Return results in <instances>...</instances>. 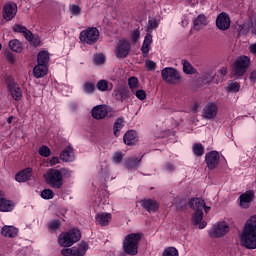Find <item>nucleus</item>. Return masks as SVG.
Returning <instances> with one entry per match:
<instances>
[{"label":"nucleus","instance_id":"1","mask_svg":"<svg viewBox=\"0 0 256 256\" xmlns=\"http://www.w3.org/2000/svg\"><path fill=\"white\" fill-rule=\"evenodd\" d=\"M239 239L240 245L245 249H256V214L246 220Z\"/></svg>","mask_w":256,"mask_h":256},{"label":"nucleus","instance_id":"2","mask_svg":"<svg viewBox=\"0 0 256 256\" xmlns=\"http://www.w3.org/2000/svg\"><path fill=\"white\" fill-rule=\"evenodd\" d=\"M139 241H141V234L130 233L125 236L123 240L122 249L126 255L135 256L138 253Z\"/></svg>","mask_w":256,"mask_h":256},{"label":"nucleus","instance_id":"3","mask_svg":"<svg viewBox=\"0 0 256 256\" xmlns=\"http://www.w3.org/2000/svg\"><path fill=\"white\" fill-rule=\"evenodd\" d=\"M81 241V231L73 228L68 232H63L58 237V243L61 247H72L75 243Z\"/></svg>","mask_w":256,"mask_h":256},{"label":"nucleus","instance_id":"4","mask_svg":"<svg viewBox=\"0 0 256 256\" xmlns=\"http://www.w3.org/2000/svg\"><path fill=\"white\" fill-rule=\"evenodd\" d=\"M47 185L52 187V189H61L63 187V177L61 170L50 168L43 175Z\"/></svg>","mask_w":256,"mask_h":256},{"label":"nucleus","instance_id":"5","mask_svg":"<svg viewBox=\"0 0 256 256\" xmlns=\"http://www.w3.org/2000/svg\"><path fill=\"white\" fill-rule=\"evenodd\" d=\"M229 231H231L229 223L220 221L211 226V228L208 230V235L212 239H221V237H225Z\"/></svg>","mask_w":256,"mask_h":256},{"label":"nucleus","instance_id":"6","mask_svg":"<svg viewBox=\"0 0 256 256\" xmlns=\"http://www.w3.org/2000/svg\"><path fill=\"white\" fill-rule=\"evenodd\" d=\"M161 77L163 81L168 83V85H178V83H181L182 79L179 71L173 67H166L162 69Z\"/></svg>","mask_w":256,"mask_h":256},{"label":"nucleus","instance_id":"7","mask_svg":"<svg viewBox=\"0 0 256 256\" xmlns=\"http://www.w3.org/2000/svg\"><path fill=\"white\" fill-rule=\"evenodd\" d=\"M89 251V244L85 241H81L76 246L71 248H64L61 250L63 256H85Z\"/></svg>","mask_w":256,"mask_h":256},{"label":"nucleus","instance_id":"8","mask_svg":"<svg viewBox=\"0 0 256 256\" xmlns=\"http://www.w3.org/2000/svg\"><path fill=\"white\" fill-rule=\"evenodd\" d=\"M99 35H101L99 30L92 27L81 31L79 39L81 43H86V45H95V42L99 41Z\"/></svg>","mask_w":256,"mask_h":256},{"label":"nucleus","instance_id":"9","mask_svg":"<svg viewBox=\"0 0 256 256\" xmlns=\"http://www.w3.org/2000/svg\"><path fill=\"white\" fill-rule=\"evenodd\" d=\"M250 63L251 60L249 57L241 56L234 63L232 75L235 77H243L244 73H247V69L249 68Z\"/></svg>","mask_w":256,"mask_h":256},{"label":"nucleus","instance_id":"10","mask_svg":"<svg viewBox=\"0 0 256 256\" xmlns=\"http://www.w3.org/2000/svg\"><path fill=\"white\" fill-rule=\"evenodd\" d=\"M219 112V108L215 102H209L206 104L202 110L201 117L202 119H206L207 121H213L215 117H217V113Z\"/></svg>","mask_w":256,"mask_h":256},{"label":"nucleus","instance_id":"11","mask_svg":"<svg viewBox=\"0 0 256 256\" xmlns=\"http://www.w3.org/2000/svg\"><path fill=\"white\" fill-rule=\"evenodd\" d=\"M129 51H131V44L126 40H120L115 47L114 53L118 59H125L129 55Z\"/></svg>","mask_w":256,"mask_h":256},{"label":"nucleus","instance_id":"12","mask_svg":"<svg viewBox=\"0 0 256 256\" xmlns=\"http://www.w3.org/2000/svg\"><path fill=\"white\" fill-rule=\"evenodd\" d=\"M113 97L116 101H127L131 97V92L127 86L118 85L114 88Z\"/></svg>","mask_w":256,"mask_h":256},{"label":"nucleus","instance_id":"13","mask_svg":"<svg viewBox=\"0 0 256 256\" xmlns=\"http://www.w3.org/2000/svg\"><path fill=\"white\" fill-rule=\"evenodd\" d=\"M216 27H218L220 31H227V29L231 27V18L227 12H222L217 16Z\"/></svg>","mask_w":256,"mask_h":256},{"label":"nucleus","instance_id":"14","mask_svg":"<svg viewBox=\"0 0 256 256\" xmlns=\"http://www.w3.org/2000/svg\"><path fill=\"white\" fill-rule=\"evenodd\" d=\"M253 199H255V192L254 191H246L239 197V206L242 209H249L251 207V203H253Z\"/></svg>","mask_w":256,"mask_h":256},{"label":"nucleus","instance_id":"15","mask_svg":"<svg viewBox=\"0 0 256 256\" xmlns=\"http://www.w3.org/2000/svg\"><path fill=\"white\" fill-rule=\"evenodd\" d=\"M205 162L208 169H217V166L219 165V152L211 151L207 153L205 156Z\"/></svg>","mask_w":256,"mask_h":256},{"label":"nucleus","instance_id":"16","mask_svg":"<svg viewBox=\"0 0 256 256\" xmlns=\"http://www.w3.org/2000/svg\"><path fill=\"white\" fill-rule=\"evenodd\" d=\"M14 207L13 202L7 199V195L3 191H0V211L2 213H9V211H13Z\"/></svg>","mask_w":256,"mask_h":256},{"label":"nucleus","instance_id":"17","mask_svg":"<svg viewBox=\"0 0 256 256\" xmlns=\"http://www.w3.org/2000/svg\"><path fill=\"white\" fill-rule=\"evenodd\" d=\"M108 114L109 108H107L105 105L95 106L91 111L92 117L97 120L105 119V116Z\"/></svg>","mask_w":256,"mask_h":256},{"label":"nucleus","instance_id":"18","mask_svg":"<svg viewBox=\"0 0 256 256\" xmlns=\"http://www.w3.org/2000/svg\"><path fill=\"white\" fill-rule=\"evenodd\" d=\"M8 91L15 101H21V98L23 97V92L21 91V88L17 83L15 82H9L8 83Z\"/></svg>","mask_w":256,"mask_h":256},{"label":"nucleus","instance_id":"19","mask_svg":"<svg viewBox=\"0 0 256 256\" xmlns=\"http://www.w3.org/2000/svg\"><path fill=\"white\" fill-rule=\"evenodd\" d=\"M17 15V5L16 4H6L4 6L3 18L6 21H11Z\"/></svg>","mask_w":256,"mask_h":256},{"label":"nucleus","instance_id":"20","mask_svg":"<svg viewBox=\"0 0 256 256\" xmlns=\"http://www.w3.org/2000/svg\"><path fill=\"white\" fill-rule=\"evenodd\" d=\"M12 30L14 31V33H22L26 41H33V33L30 32V30L27 29V27L21 24H14Z\"/></svg>","mask_w":256,"mask_h":256},{"label":"nucleus","instance_id":"21","mask_svg":"<svg viewBox=\"0 0 256 256\" xmlns=\"http://www.w3.org/2000/svg\"><path fill=\"white\" fill-rule=\"evenodd\" d=\"M123 141L125 145H128V146L136 145V143L139 141V136L137 135V131L135 130L127 131L124 134Z\"/></svg>","mask_w":256,"mask_h":256},{"label":"nucleus","instance_id":"22","mask_svg":"<svg viewBox=\"0 0 256 256\" xmlns=\"http://www.w3.org/2000/svg\"><path fill=\"white\" fill-rule=\"evenodd\" d=\"M97 225H100L101 227H107L111 223V213H105L101 212L96 214L95 216Z\"/></svg>","mask_w":256,"mask_h":256},{"label":"nucleus","instance_id":"23","mask_svg":"<svg viewBox=\"0 0 256 256\" xmlns=\"http://www.w3.org/2000/svg\"><path fill=\"white\" fill-rule=\"evenodd\" d=\"M140 203L148 213H155L159 209V203L153 199H144Z\"/></svg>","mask_w":256,"mask_h":256},{"label":"nucleus","instance_id":"24","mask_svg":"<svg viewBox=\"0 0 256 256\" xmlns=\"http://www.w3.org/2000/svg\"><path fill=\"white\" fill-rule=\"evenodd\" d=\"M60 159L64 163H71L75 159V152L73 151V147L68 146L65 148L60 154Z\"/></svg>","mask_w":256,"mask_h":256},{"label":"nucleus","instance_id":"25","mask_svg":"<svg viewBox=\"0 0 256 256\" xmlns=\"http://www.w3.org/2000/svg\"><path fill=\"white\" fill-rule=\"evenodd\" d=\"M193 225H198L199 229H205L207 227V222L203 221V210L195 211L192 215Z\"/></svg>","mask_w":256,"mask_h":256},{"label":"nucleus","instance_id":"26","mask_svg":"<svg viewBox=\"0 0 256 256\" xmlns=\"http://www.w3.org/2000/svg\"><path fill=\"white\" fill-rule=\"evenodd\" d=\"M188 205L194 211H203V209H205V200L201 198H192L188 202Z\"/></svg>","mask_w":256,"mask_h":256},{"label":"nucleus","instance_id":"27","mask_svg":"<svg viewBox=\"0 0 256 256\" xmlns=\"http://www.w3.org/2000/svg\"><path fill=\"white\" fill-rule=\"evenodd\" d=\"M32 173L33 169L26 168L25 170H22L21 172L17 173L15 179L16 181H18V183H25V181H29L31 179Z\"/></svg>","mask_w":256,"mask_h":256},{"label":"nucleus","instance_id":"28","mask_svg":"<svg viewBox=\"0 0 256 256\" xmlns=\"http://www.w3.org/2000/svg\"><path fill=\"white\" fill-rule=\"evenodd\" d=\"M208 23L209 21L207 20V17L205 15L203 14L198 15L193 22L195 31H201L203 27H207Z\"/></svg>","mask_w":256,"mask_h":256},{"label":"nucleus","instance_id":"29","mask_svg":"<svg viewBox=\"0 0 256 256\" xmlns=\"http://www.w3.org/2000/svg\"><path fill=\"white\" fill-rule=\"evenodd\" d=\"M151 43H153V35H151V33H148L144 38L143 45L141 48L144 57H147L149 55Z\"/></svg>","mask_w":256,"mask_h":256},{"label":"nucleus","instance_id":"30","mask_svg":"<svg viewBox=\"0 0 256 256\" xmlns=\"http://www.w3.org/2000/svg\"><path fill=\"white\" fill-rule=\"evenodd\" d=\"M96 89H98V91H100L101 93H105L107 91H112L113 83H111L105 79L99 80L96 83Z\"/></svg>","mask_w":256,"mask_h":256},{"label":"nucleus","instance_id":"31","mask_svg":"<svg viewBox=\"0 0 256 256\" xmlns=\"http://www.w3.org/2000/svg\"><path fill=\"white\" fill-rule=\"evenodd\" d=\"M48 68L43 64H37L33 69V74L36 79H41L47 75Z\"/></svg>","mask_w":256,"mask_h":256},{"label":"nucleus","instance_id":"32","mask_svg":"<svg viewBox=\"0 0 256 256\" xmlns=\"http://www.w3.org/2000/svg\"><path fill=\"white\" fill-rule=\"evenodd\" d=\"M17 233H19V230L13 226H4L1 229L3 237H9L10 239H13Z\"/></svg>","mask_w":256,"mask_h":256},{"label":"nucleus","instance_id":"33","mask_svg":"<svg viewBox=\"0 0 256 256\" xmlns=\"http://www.w3.org/2000/svg\"><path fill=\"white\" fill-rule=\"evenodd\" d=\"M49 52L47 51H41L38 53L37 56V64L38 65H45L47 67V65H49Z\"/></svg>","mask_w":256,"mask_h":256},{"label":"nucleus","instance_id":"34","mask_svg":"<svg viewBox=\"0 0 256 256\" xmlns=\"http://www.w3.org/2000/svg\"><path fill=\"white\" fill-rule=\"evenodd\" d=\"M8 45L9 49L15 53H21L23 51V43L17 39L10 40Z\"/></svg>","mask_w":256,"mask_h":256},{"label":"nucleus","instance_id":"35","mask_svg":"<svg viewBox=\"0 0 256 256\" xmlns=\"http://www.w3.org/2000/svg\"><path fill=\"white\" fill-rule=\"evenodd\" d=\"M123 127H125V119L121 117L117 118L113 126L115 137H119V132L121 131V129H123Z\"/></svg>","mask_w":256,"mask_h":256},{"label":"nucleus","instance_id":"36","mask_svg":"<svg viewBox=\"0 0 256 256\" xmlns=\"http://www.w3.org/2000/svg\"><path fill=\"white\" fill-rule=\"evenodd\" d=\"M139 163H141V158L131 157L126 161L127 169H139Z\"/></svg>","mask_w":256,"mask_h":256},{"label":"nucleus","instance_id":"37","mask_svg":"<svg viewBox=\"0 0 256 256\" xmlns=\"http://www.w3.org/2000/svg\"><path fill=\"white\" fill-rule=\"evenodd\" d=\"M82 89L86 95H93L95 93V83L86 81L84 82Z\"/></svg>","mask_w":256,"mask_h":256},{"label":"nucleus","instance_id":"38","mask_svg":"<svg viewBox=\"0 0 256 256\" xmlns=\"http://www.w3.org/2000/svg\"><path fill=\"white\" fill-rule=\"evenodd\" d=\"M240 89H241V84H239L238 82H230L226 86V91L228 93H239Z\"/></svg>","mask_w":256,"mask_h":256},{"label":"nucleus","instance_id":"39","mask_svg":"<svg viewBox=\"0 0 256 256\" xmlns=\"http://www.w3.org/2000/svg\"><path fill=\"white\" fill-rule=\"evenodd\" d=\"M192 151L196 157H203V153H205V148L203 147V144L196 143L192 146Z\"/></svg>","mask_w":256,"mask_h":256},{"label":"nucleus","instance_id":"40","mask_svg":"<svg viewBox=\"0 0 256 256\" xmlns=\"http://www.w3.org/2000/svg\"><path fill=\"white\" fill-rule=\"evenodd\" d=\"M128 85L133 93L135 91V89H139V79L135 76H131L128 79Z\"/></svg>","mask_w":256,"mask_h":256},{"label":"nucleus","instance_id":"41","mask_svg":"<svg viewBox=\"0 0 256 256\" xmlns=\"http://www.w3.org/2000/svg\"><path fill=\"white\" fill-rule=\"evenodd\" d=\"M183 71L186 73V75H192V73H195V68H193V65L189 63V61L184 60L183 61Z\"/></svg>","mask_w":256,"mask_h":256},{"label":"nucleus","instance_id":"42","mask_svg":"<svg viewBox=\"0 0 256 256\" xmlns=\"http://www.w3.org/2000/svg\"><path fill=\"white\" fill-rule=\"evenodd\" d=\"M162 256H179V251L175 247H168L164 250Z\"/></svg>","mask_w":256,"mask_h":256},{"label":"nucleus","instance_id":"43","mask_svg":"<svg viewBox=\"0 0 256 256\" xmlns=\"http://www.w3.org/2000/svg\"><path fill=\"white\" fill-rule=\"evenodd\" d=\"M38 153L39 155H41V157H49V155H51V149H49V147H47L46 145H42L39 148Z\"/></svg>","mask_w":256,"mask_h":256},{"label":"nucleus","instance_id":"44","mask_svg":"<svg viewBox=\"0 0 256 256\" xmlns=\"http://www.w3.org/2000/svg\"><path fill=\"white\" fill-rule=\"evenodd\" d=\"M69 10L71 12L72 15H81V7H79V5L77 4H71L69 6Z\"/></svg>","mask_w":256,"mask_h":256},{"label":"nucleus","instance_id":"45","mask_svg":"<svg viewBox=\"0 0 256 256\" xmlns=\"http://www.w3.org/2000/svg\"><path fill=\"white\" fill-rule=\"evenodd\" d=\"M93 61L96 65H103L105 63V56L103 54L94 55Z\"/></svg>","mask_w":256,"mask_h":256},{"label":"nucleus","instance_id":"46","mask_svg":"<svg viewBox=\"0 0 256 256\" xmlns=\"http://www.w3.org/2000/svg\"><path fill=\"white\" fill-rule=\"evenodd\" d=\"M42 199H53V190L51 189H44L41 192Z\"/></svg>","mask_w":256,"mask_h":256},{"label":"nucleus","instance_id":"47","mask_svg":"<svg viewBox=\"0 0 256 256\" xmlns=\"http://www.w3.org/2000/svg\"><path fill=\"white\" fill-rule=\"evenodd\" d=\"M145 67L148 71H155V69H157V63L153 62L152 60H146Z\"/></svg>","mask_w":256,"mask_h":256},{"label":"nucleus","instance_id":"48","mask_svg":"<svg viewBox=\"0 0 256 256\" xmlns=\"http://www.w3.org/2000/svg\"><path fill=\"white\" fill-rule=\"evenodd\" d=\"M135 97H137L140 101H145L147 99V93L145 90H137L135 92Z\"/></svg>","mask_w":256,"mask_h":256},{"label":"nucleus","instance_id":"49","mask_svg":"<svg viewBox=\"0 0 256 256\" xmlns=\"http://www.w3.org/2000/svg\"><path fill=\"white\" fill-rule=\"evenodd\" d=\"M60 173H62V179H63V177H64L65 179H69V178H71L72 175H73V171L69 170L68 168H62V169H60Z\"/></svg>","mask_w":256,"mask_h":256},{"label":"nucleus","instance_id":"50","mask_svg":"<svg viewBox=\"0 0 256 256\" xmlns=\"http://www.w3.org/2000/svg\"><path fill=\"white\" fill-rule=\"evenodd\" d=\"M48 227L49 229H52L53 231H55V229H59V227H61V221L52 220L49 222Z\"/></svg>","mask_w":256,"mask_h":256},{"label":"nucleus","instance_id":"51","mask_svg":"<svg viewBox=\"0 0 256 256\" xmlns=\"http://www.w3.org/2000/svg\"><path fill=\"white\" fill-rule=\"evenodd\" d=\"M159 27V22H157V19L150 18L148 21V29H157Z\"/></svg>","mask_w":256,"mask_h":256},{"label":"nucleus","instance_id":"52","mask_svg":"<svg viewBox=\"0 0 256 256\" xmlns=\"http://www.w3.org/2000/svg\"><path fill=\"white\" fill-rule=\"evenodd\" d=\"M123 161V154L121 152H116L113 156V163L119 164Z\"/></svg>","mask_w":256,"mask_h":256},{"label":"nucleus","instance_id":"53","mask_svg":"<svg viewBox=\"0 0 256 256\" xmlns=\"http://www.w3.org/2000/svg\"><path fill=\"white\" fill-rule=\"evenodd\" d=\"M172 205L174 207H176V209L178 211H181V209H183V207H185L187 205V202H185V200H180L179 204L178 203H173Z\"/></svg>","mask_w":256,"mask_h":256},{"label":"nucleus","instance_id":"54","mask_svg":"<svg viewBox=\"0 0 256 256\" xmlns=\"http://www.w3.org/2000/svg\"><path fill=\"white\" fill-rule=\"evenodd\" d=\"M60 163V160H59V157L57 156H54L52 157L50 160H49V165L50 167H55V165L59 164Z\"/></svg>","mask_w":256,"mask_h":256},{"label":"nucleus","instance_id":"55","mask_svg":"<svg viewBox=\"0 0 256 256\" xmlns=\"http://www.w3.org/2000/svg\"><path fill=\"white\" fill-rule=\"evenodd\" d=\"M139 37H141V32L139 31V29H135L132 32V39H133V41H139Z\"/></svg>","mask_w":256,"mask_h":256},{"label":"nucleus","instance_id":"56","mask_svg":"<svg viewBox=\"0 0 256 256\" xmlns=\"http://www.w3.org/2000/svg\"><path fill=\"white\" fill-rule=\"evenodd\" d=\"M249 79L251 83H256V70H252L249 74Z\"/></svg>","mask_w":256,"mask_h":256},{"label":"nucleus","instance_id":"57","mask_svg":"<svg viewBox=\"0 0 256 256\" xmlns=\"http://www.w3.org/2000/svg\"><path fill=\"white\" fill-rule=\"evenodd\" d=\"M165 169L168 171V173H173V171H175V166L171 163H168L166 164Z\"/></svg>","mask_w":256,"mask_h":256},{"label":"nucleus","instance_id":"58","mask_svg":"<svg viewBox=\"0 0 256 256\" xmlns=\"http://www.w3.org/2000/svg\"><path fill=\"white\" fill-rule=\"evenodd\" d=\"M249 51H250V53H252L253 55H256V44L254 43V44H251L250 46H249Z\"/></svg>","mask_w":256,"mask_h":256},{"label":"nucleus","instance_id":"59","mask_svg":"<svg viewBox=\"0 0 256 256\" xmlns=\"http://www.w3.org/2000/svg\"><path fill=\"white\" fill-rule=\"evenodd\" d=\"M219 73L222 75V77H225V75H227V67L221 68Z\"/></svg>","mask_w":256,"mask_h":256},{"label":"nucleus","instance_id":"60","mask_svg":"<svg viewBox=\"0 0 256 256\" xmlns=\"http://www.w3.org/2000/svg\"><path fill=\"white\" fill-rule=\"evenodd\" d=\"M29 42L33 43V45H35V47H37L40 44V41L37 38H33L32 41H29Z\"/></svg>","mask_w":256,"mask_h":256},{"label":"nucleus","instance_id":"61","mask_svg":"<svg viewBox=\"0 0 256 256\" xmlns=\"http://www.w3.org/2000/svg\"><path fill=\"white\" fill-rule=\"evenodd\" d=\"M199 109V105L195 104L193 107H192V113H198V110Z\"/></svg>","mask_w":256,"mask_h":256},{"label":"nucleus","instance_id":"62","mask_svg":"<svg viewBox=\"0 0 256 256\" xmlns=\"http://www.w3.org/2000/svg\"><path fill=\"white\" fill-rule=\"evenodd\" d=\"M203 209H204L205 213H209V211H211V207L204 206Z\"/></svg>","mask_w":256,"mask_h":256},{"label":"nucleus","instance_id":"63","mask_svg":"<svg viewBox=\"0 0 256 256\" xmlns=\"http://www.w3.org/2000/svg\"><path fill=\"white\" fill-rule=\"evenodd\" d=\"M8 123H11V121H13V116H10V117H8Z\"/></svg>","mask_w":256,"mask_h":256},{"label":"nucleus","instance_id":"64","mask_svg":"<svg viewBox=\"0 0 256 256\" xmlns=\"http://www.w3.org/2000/svg\"><path fill=\"white\" fill-rule=\"evenodd\" d=\"M9 61H11V63H13V58H12V56L10 57Z\"/></svg>","mask_w":256,"mask_h":256}]
</instances>
